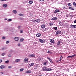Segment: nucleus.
Here are the masks:
<instances>
[{"label":"nucleus","instance_id":"f257e3e1","mask_svg":"<svg viewBox=\"0 0 76 76\" xmlns=\"http://www.w3.org/2000/svg\"><path fill=\"white\" fill-rule=\"evenodd\" d=\"M43 71H51L53 69L51 68H47V67H43L42 68Z\"/></svg>","mask_w":76,"mask_h":76},{"label":"nucleus","instance_id":"f03ea898","mask_svg":"<svg viewBox=\"0 0 76 76\" xmlns=\"http://www.w3.org/2000/svg\"><path fill=\"white\" fill-rule=\"evenodd\" d=\"M36 20V23H39V22H41V20H40V19H37Z\"/></svg>","mask_w":76,"mask_h":76},{"label":"nucleus","instance_id":"7ed1b4c3","mask_svg":"<svg viewBox=\"0 0 76 76\" xmlns=\"http://www.w3.org/2000/svg\"><path fill=\"white\" fill-rule=\"evenodd\" d=\"M61 31H58L56 32V35H58V34H61Z\"/></svg>","mask_w":76,"mask_h":76},{"label":"nucleus","instance_id":"20e7f679","mask_svg":"<svg viewBox=\"0 0 76 76\" xmlns=\"http://www.w3.org/2000/svg\"><path fill=\"white\" fill-rule=\"evenodd\" d=\"M5 67H6V66L4 65H1L0 66V69H4Z\"/></svg>","mask_w":76,"mask_h":76},{"label":"nucleus","instance_id":"39448f33","mask_svg":"<svg viewBox=\"0 0 76 76\" xmlns=\"http://www.w3.org/2000/svg\"><path fill=\"white\" fill-rule=\"evenodd\" d=\"M60 12V10H56L55 11L54 13H58V12Z\"/></svg>","mask_w":76,"mask_h":76},{"label":"nucleus","instance_id":"423d86ee","mask_svg":"<svg viewBox=\"0 0 76 76\" xmlns=\"http://www.w3.org/2000/svg\"><path fill=\"white\" fill-rule=\"evenodd\" d=\"M28 57H35V56L34 54L29 55L28 56Z\"/></svg>","mask_w":76,"mask_h":76},{"label":"nucleus","instance_id":"0eeeda50","mask_svg":"<svg viewBox=\"0 0 76 76\" xmlns=\"http://www.w3.org/2000/svg\"><path fill=\"white\" fill-rule=\"evenodd\" d=\"M41 35L40 33H38L36 34V36H37V37H40Z\"/></svg>","mask_w":76,"mask_h":76},{"label":"nucleus","instance_id":"6e6552de","mask_svg":"<svg viewBox=\"0 0 76 76\" xmlns=\"http://www.w3.org/2000/svg\"><path fill=\"white\" fill-rule=\"evenodd\" d=\"M14 39L15 41H18L19 39V37H16L14 38Z\"/></svg>","mask_w":76,"mask_h":76},{"label":"nucleus","instance_id":"1a4fd4ad","mask_svg":"<svg viewBox=\"0 0 76 76\" xmlns=\"http://www.w3.org/2000/svg\"><path fill=\"white\" fill-rule=\"evenodd\" d=\"M3 7H4V8H5V7H6L7 6V5L6 4H3Z\"/></svg>","mask_w":76,"mask_h":76},{"label":"nucleus","instance_id":"9d476101","mask_svg":"<svg viewBox=\"0 0 76 76\" xmlns=\"http://www.w3.org/2000/svg\"><path fill=\"white\" fill-rule=\"evenodd\" d=\"M24 63H27V62H28V58H26L24 59Z\"/></svg>","mask_w":76,"mask_h":76},{"label":"nucleus","instance_id":"9b49d317","mask_svg":"<svg viewBox=\"0 0 76 76\" xmlns=\"http://www.w3.org/2000/svg\"><path fill=\"white\" fill-rule=\"evenodd\" d=\"M39 40L40 41L41 43H43V42H44V40L41 39H39Z\"/></svg>","mask_w":76,"mask_h":76},{"label":"nucleus","instance_id":"f8f14e48","mask_svg":"<svg viewBox=\"0 0 76 76\" xmlns=\"http://www.w3.org/2000/svg\"><path fill=\"white\" fill-rule=\"evenodd\" d=\"M50 42L51 43H54V40L53 39H51L50 41Z\"/></svg>","mask_w":76,"mask_h":76},{"label":"nucleus","instance_id":"ddd939ff","mask_svg":"<svg viewBox=\"0 0 76 76\" xmlns=\"http://www.w3.org/2000/svg\"><path fill=\"white\" fill-rule=\"evenodd\" d=\"M41 28H45V25L43 24L42 25H41Z\"/></svg>","mask_w":76,"mask_h":76},{"label":"nucleus","instance_id":"4468645a","mask_svg":"<svg viewBox=\"0 0 76 76\" xmlns=\"http://www.w3.org/2000/svg\"><path fill=\"white\" fill-rule=\"evenodd\" d=\"M34 63H32L31 64H29V66H30V67H32V66H34Z\"/></svg>","mask_w":76,"mask_h":76},{"label":"nucleus","instance_id":"2eb2a0df","mask_svg":"<svg viewBox=\"0 0 76 76\" xmlns=\"http://www.w3.org/2000/svg\"><path fill=\"white\" fill-rule=\"evenodd\" d=\"M69 9H70V10H75L74 8L73 7H69Z\"/></svg>","mask_w":76,"mask_h":76},{"label":"nucleus","instance_id":"dca6fc26","mask_svg":"<svg viewBox=\"0 0 76 76\" xmlns=\"http://www.w3.org/2000/svg\"><path fill=\"white\" fill-rule=\"evenodd\" d=\"M13 12L14 13H15V14H16L17 13V11L16 10H13Z\"/></svg>","mask_w":76,"mask_h":76},{"label":"nucleus","instance_id":"f3484780","mask_svg":"<svg viewBox=\"0 0 76 76\" xmlns=\"http://www.w3.org/2000/svg\"><path fill=\"white\" fill-rule=\"evenodd\" d=\"M31 72H31V71H28L26 72V73H31Z\"/></svg>","mask_w":76,"mask_h":76},{"label":"nucleus","instance_id":"a211bd4d","mask_svg":"<svg viewBox=\"0 0 76 76\" xmlns=\"http://www.w3.org/2000/svg\"><path fill=\"white\" fill-rule=\"evenodd\" d=\"M24 40V39H23V38H21L20 40V42H22Z\"/></svg>","mask_w":76,"mask_h":76},{"label":"nucleus","instance_id":"6ab92c4d","mask_svg":"<svg viewBox=\"0 0 76 76\" xmlns=\"http://www.w3.org/2000/svg\"><path fill=\"white\" fill-rule=\"evenodd\" d=\"M32 22H34V23H36V20H32Z\"/></svg>","mask_w":76,"mask_h":76},{"label":"nucleus","instance_id":"aec40b11","mask_svg":"<svg viewBox=\"0 0 76 76\" xmlns=\"http://www.w3.org/2000/svg\"><path fill=\"white\" fill-rule=\"evenodd\" d=\"M24 70V69L23 68H22L20 69V72H22V71H23Z\"/></svg>","mask_w":76,"mask_h":76},{"label":"nucleus","instance_id":"412c9836","mask_svg":"<svg viewBox=\"0 0 76 76\" xmlns=\"http://www.w3.org/2000/svg\"><path fill=\"white\" fill-rule=\"evenodd\" d=\"M60 42H61L59 41L57 44V45H60Z\"/></svg>","mask_w":76,"mask_h":76},{"label":"nucleus","instance_id":"4be33fe9","mask_svg":"<svg viewBox=\"0 0 76 76\" xmlns=\"http://www.w3.org/2000/svg\"><path fill=\"white\" fill-rule=\"evenodd\" d=\"M12 20L11 19H9L7 20V22H11Z\"/></svg>","mask_w":76,"mask_h":76},{"label":"nucleus","instance_id":"5701e85b","mask_svg":"<svg viewBox=\"0 0 76 76\" xmlns=\"http://www.w3.org/2000/svg\"><path fill=\"white\" fill-rule=\"evenodd\" d=\"M9 62V60H7L5 61V63L7 64Z\"/></svg>","mask_w":76,"mask_h":76},{"label":"nucleus","instance_id":"b1692460","mask_svg":"<svg viewBox=\"0 0 76 76\" xmlns=\"http://www.w3.org/2000/svg\"><path fill=\"white\" fill-rule=\"evenodd\" d=\"M20 61V60L19 59H17L15 60V62H18V61Z\"/></svg>","mask_w":76,"mask_h":76},{"label":"nucleus","instance_id":"393cba45","mask_svg":"<svg viewBox=\"0 0 76 76\" xmlns=\"http://www.w3.org/2000/svg\"><path fill=\"white\" fill-rule=\"evenodd\" d=\"M74 6H75V7H76V3L75 2H73V3Z\"/></svg>","mask_w":76,"mask_h":76},{"label":"nucleus","instance_id":"a878e982","mask_svg":"<svg viewBox=\"0 0 76 76\" xmlns=\"http://www.w3.org/2000/svg\"><path fill=\"white\" fill-rule=\"evenodd\" d=\"M20 33H23V30H21L20 31Z\"/></svg>","mask_w":76,"mask_h":76},{"label":"nucleus","instance_id":"bb28decb","mask_svg":"<svg viewBox=\"0 0 76 76\" xmlns=\"http://www.w3.org/2000/svg\"><path fill=\"white\" fill-rule=\"evenodd\" d=\"M75 56H76V54L73 55L71 56V57L72 58L73 57H75Z\"/></svg>","mask_w":76,"mask_h":76},{"label":"nucleus","instance_id":"cd10ccee","mask_svg":"<svg viewBox=\"0 0 76 76\" xmlns=\"http://www.w3.org/2000/svg\"><path fill=\"white\" fill-rule=\"evenodd\" d=\"M70 28H74V25H71L70 26Z\"/></svg>","mask_w":76,"mask_h":76},{"label":"nucleus","instance_id":"c85d7f7f","mask_svg":"<svg viewBox=\"0 0 76 76\" xmlns=\"http://www.w3.org/2000/svg\"><path fill=\"white\" fill-rule=\"evenodd\" d=\"M22 28V26H19L18 27V29H21Z\"/></svg>","mask_w":76,"mask_h":76},{"label":"nucleus","instance_id":"c756f323","mask_svg":"<svg viewBox=\"0 0 76 76\" xmlns=\"http://www.w3.org/2000/svg\"><path fill=\"white\" fill-rule=\"evenodd\" d=\"M54 18V20H57V17H53Z\"/></svg>","mask_w":76,"mask_h":76},{"label":"nucleus","instance_id":"7c9ffc66","mask_svg":"<svg viewBox=\"0 0 76 76\" xmlns=\"http://www.w3.org/2000/svg\"><path fill=\"white\" fill-rule=\"evenodd\" d=\"M12 66H8V69H12Z\"/></svg>","mask_w":76,"mask_h":76},{"label":"nucleus","instance_id":"2f4dec72","mask_svg":"<svg viewBox=\"0 0 76 76\" xmlns=\"http://www.w3.org/2000/svg\"><path fill=\"white\" fill-rule=\"evenodd\" d=\"M49 25L50 26H52V25H54V23H51L49 24Z\"/></svg>","mask_w":76,"mask_h":76},{"label":"nucleus","instance_id":"473e14b6","mask_svg":"<svg viewBox=\"0 0 76 76\" xmlns=\"http://www.w3.org/2000/svg\"><path fill=\"white\" fill-rule=\"evenodd\" d=\"M30 4H32L33 2L32 1H29V2Z\"/></svg>","mask_w":76,"mask_h":76},{"label":"nucleus","instance_id":"72a5a7b5","mask_svg":"<svg viewBox=\"0 0 76 76\" xmlns=\"http://www.w3.org/2000/svg\"><path fill=\"white\" fill-rule=\"evenodd\" d=\"M68 5L69 6H72V4H71V3H69L68 4Z\"/></svg>","mask_w":76,"mask_h":76},{"label":"nucleus","instance_id":"f704fd0d","mask_svg":"<svg viewBox=\"0 0 76 76\" xmlns=\"http://www.w3.org/2000/svg\"><path fill=\"white\" fill-rule=\"evenodd\" d=\"M6 54V53H3L2 54V56H4Z\"/></svg>","mask_w":76,"mask_h":76},{"label":"nucleus","instance_id":"c9c22d12","mask_svg":"<svg viewBox=\"0 0 76 76\" xmlns=\"http://www.w3.org/2000/svg\"><path fill=\"white\" fill-rule=\"evenodd\" d=\"M37 67H38V66H36L35 68H34V69H37Z\"/></svg>","mask_w":76,"mask_h":76},{"label":"nucleus","instance_id":"e433bc0d","mask_svg":"<svg viewBox=\"0 0 76 76\" xmlns=\"http://www.w3.org/2000/svg\"><path fill=\"white\" fill-rule=\"evenodd\" d=\"M19 16H23V15L22 14L20 13L18 14Z\"/></svg>","mask_w":76,"mask_h":76},{"label":"nucleus","instance_id":"4c0bfd02","mask_svg":"<svg viewBox=\"0 0 76 76\" xmlns=\"http://www.w3.org/2000/svg\"><path fill=\"white\" fill-rule=\"evenodd\" d=\"M5 38L6 37H5L4 36V37H2V38L3 39H5Z\"/></svg>","mask_w":76,"mask_h":76},{"label":"nucleus","instance_id":"58836bf2","mask_svg":"<svg viewBox=\"0 0 76 76\" xmlns=\"http://www.w3.org/2000/svg\"><path fill=\"white\" fill-rule=\"evenodd\" d=\"M51 20H54V17L52 18L51 19Z\"/></svg>","mask_w":76,"mask_h":76},{"label":"nucleus","instance_id":"ea45409f","mask_svg":"<svg viewBox=\"0 0 76 76\" xmlns=\"http://www.w3.org/2000/svg\"><path fill=\"white\" fill-rule=\"evenodd\" d=\"M9 41H7L6 42V43H7V44H9Z\"/></svg>","mask_w":76,"mask_h":76},{"label":"nucleus","instance_id":"a19ab883","mask_svg":"<svg viewBox=\"0 0 76 76\" xmlns=\"http://www.w3.org/2000/svg\"><path fill=\"white\" fill-rule=\"evenodd\" d=\"M3 61L2 59H0V63H1Z\"/></svg>","mask_w":76,"mask_h":76},{"label":"nucleus","instance_id":"79ce46f5","mask_svg":"<svg viewBox=\"0 0 76 76\" xmlns=\"http://www.w3.org/2000/svg\"><path fill=\"white\" fill-rule=\"evenodd\" d=\"M6 1V0H1V1Z\"/></svg>","mask_w":76,"mask_h":76},{"label":"nucleus","instance_id":"37998d69","mask_svg":"<svg viewBox=\"0 0 76 76\" xmlns=\"http://www.w3.org/2000/svg\"><path fill=\"white\" fill-rule=\"evenodd\" d=\"M2 50H5V48H2Z\"/></svg>","mask_w":76,"mask_h":76},{"label":"nucleus","instance_id":"c03bdc74","mask_svg":"<svg viewBox=\"0 0 76 76\" xmlns=\"http://www.w3.org/2000/svg\"><path fill=\"white\" fill-rule=\"evenodd\" d=\"M74 25V28H76V25Z\"/></svg>","mask_w":76,"mask_h":76},{"label":"nucleus","instance_id":"a18cd8bd","mask_svg":"<svg viewBox=\"0 0 76 76\" xmlns=\"http://www.w3.org/2000/svg\"><path fill=\"white\" fill-rule=\"evenodd\" d=\"M66 8V7L65 6L63 7V9H64Z\"/></svg>","mask_w":76,"mask_h":76},{"label":"nucleus","instance_id":"49530a36","mask_svg":"<svg viewBox=\"0 0 76 76\" xmlns=\"http://www.w3.org/2000/svg\"><path fill=\"white\" fill-rule=\"evenodd\" d=\"M51 53V52H50V51H48L47 52V53Z\"/></svg>","mask_w":76,"mask_h":76},{"label":"nucleus","instance_id":"de8ad7c7","mask_svg":"<svg viewBox=\"0 0 76 76\" xmlns=\"http://www.w3.org/2000/svg\"><path fill=\"white\" fill-rule=\"evenodd\" d=\"M54 29L55 30H57V27H55L54 28Z\"/></svg>","mask_w":76,"mask_h":76},{"label":"nucleus","instance_id":"09e8293b","mask_svg":"<svg viewBox=\"0 0 76 76\" xmlns=\"http://www.w3.org/2000/svg\"><path fill=\"white\" fill-rule=\"evenodd\" d=\"M49 61H50V62L52 61L51 59V58H50V59H49Z\"/></svg>","mask_w":76,"mask_h":76},{"label":"nucleus","instance_id":"8fccbe9b","mask_svg":"<svg viewBox=\"0 0 76 76\" xmlns=\"http://www.w3.org/2000/svg\"><path fill=\"white\" fill-rule=\"evenodd\" d=\"M63 58V57H62L61 56V58H60V60H59V61H61V58Z\"/></svg>","mask_w":76,"mask_h":76},{"label":"nucleus","instance_id":"3c124183","mask_svg":"<svg viewBox=\"0 0 76 76\" xmlns=\"http://www.w3.org/2000/svg\"><path fill=\"white\" fill-rule=\"evenodd\" d=\"M8 57H10V55H8Z\"/></svg>","mask_w":76,"mask_h":76},{"label":"nucleus","instance_id":"603ef678","mask_svg":"<svg viewBox=\"0 0 76 76\" xmlns=\"http://www.w3.org/2000/svg\"><path fill=\"white\" fill-rule=\"evenodd\" d=\"M70 16H71V18H73V15H70Z\"/></svg>","mask_w":76,"mask_h":76},{"label":"nucleus","instance_id":"864d4df0","mask_svg":"<svg viewBox=\"0 0 76 76\" xmlns=\"http://www.w3.org/2000/svg\"><path fill=\"white\" fill-rule=\"evenodd\" d=\"M59 24H60V25H61V22H60L59 23Z\"/></svg>","mask_w":76,"mask_h":76},{"label":"nucleus","instance_id":"5fc2aeb1","mask_svg":"<svg viewBox=\"0 0 76 76\" xmlns=\"http://www.w3.org/2000/svg\"><path fill=\"white\" fill-rule=\"evenodd\" d=\"M47 59H48V60H50V58H49L48 57H47Z\"/></svg>","mask_w":76,"mask_h":76},{"label":"nucleus","instance_id":"6e6d98bb","mask_svg":"<svg viewBox=\"0 0 76 76\" xmlns=\"http://www.w3.org/2000/svg\"><path fill=\"white\" fill-rule=\"evenodd\" d=\"M18 46L19 47H20V44H18Z\"/></svg>","mask_w":76,"mask_h":76},{"label":"nucleus","instance_id":"4d7b16f0","mask_svg":"<svg viewBox=\"0 0 76 76\" xmlns=\"http://www.w3.org/2000/svg\"><path fill=\"white\" fill-rule=\"evenodd\" d=\"M7 20V18H5L4 19V20Z\"/></svg>","mask_w":76,"mask_h":76},{"label":"nucleus","instance_id":"13d9d810","mask_svg":"<svg viewBox=\"0 0 76 76\" xmlns=\"http://www.w3.org/2000/svg\"><path fill=\"white\" fill-rule=\"evenodd\" d=\"M70 57H71V56H68V58H70Z\"/></svg>","mask_w":76,"mask_h":76},{"label":"nucleus","instance_id":"bf43d9fd","mask_svg":"<svg viewBox=\"0 0 76 76\" xmlns=\"http://www.w3.org/2000/svg\"><path fill=\"white\" fill-rule=\"evenodd\" d=\"M66 17H69V15H66Z\"/></svg>","mask_w":76,"mask_h":76},{"label":"nucleus","instance_id":"052dcab7","mask_svg":"<svg viewBox=\"0 0 76 76\" xmlns=\"http://www.w3.org/2000/svg\"><path fill=\"white\" fill-rule=\"evenodd\" d=\"M44 0H40V1H43Z\"/></svg>","mask_w":76,"mask_h":76},{"label":"nucleus","instance_id":"680f3d73","mask_svg":"<svg viewBox=\"0 0 76 76\" xmlns=\"http://www.w3.org/2000/svg\"><path fill=\"white\" fill-rule=\"evenodd\" d=\"M74 23H76V20H75L74 21Z\"/></svg>","mask_w":76,"mask_h":76},{"label":"nucleus","instance_id":"e2e57ef3","mask_svg":"<svg viewBox=\"0 0 76 76\" xmlns=\"http://www.w3.org/2000/svg\"><path fill=\"white\" fill-rule=\"evenodd\" d=\"M44 65H46V62L44 63Z\"/></svg>","mask_w":76,"mask_h":76},{"label":"nucleus","instance_id":"0e129e2a","mask_svg":"<svg viewBox=\"0 0 76 76\" xmlns=\"http://www.w3.org/2000/svg\"><path fill=\"white\" fill-rule=\"evenodd\" d=\"M56 62H60V61H57Z\"/></svg>","mask_w":76,"mask_h":76},{"label":"nucleus","instance_id":"69168bd1","mask_svg":"<svg viewBox=\"0 0 76 76\" xmlns=\"http://www.w3.org/2000/svg\"><path fill=\"white\" fill-rule=\"evenodd\" d=\"M1 73H2V74H3V72H1Z\"/></svg>","mask_w":76,"mask_h":76},{"label":"nucleus","instance_id":"338daca9","mask_svg":"<svg viewBox=\"0 0 76 76\" xmlns=\"http://www.w3.org/2000/svg\"><path fill=\"white\" fill-rule=\"evenodd\" d=\"M51 63H53V62H52V61H51Z\"/></svg>","mask_w":76,"mask_h":76},{"label":"nucleus","instance_id":"774afa93","mask_svg":"<svg viewBox=\"0 0 76 76\" xmlns=\"http://www.w3.org/2000/svg\"><path fill=\"white\" fill-rule=\"evenodd\" d=\"M65 32H66V31H64V33H65Z\"/></svg>","mask_w":76,"mask_h":76}]
</instances>
